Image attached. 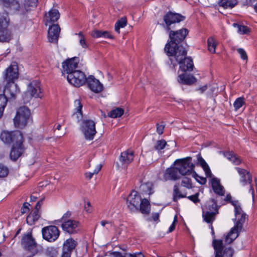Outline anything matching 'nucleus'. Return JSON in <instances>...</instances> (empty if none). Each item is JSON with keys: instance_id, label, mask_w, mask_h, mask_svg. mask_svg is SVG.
<instances>
[{"instance_id": "f257e3e1", "label": "nucleus", "mask_w": 257, "mask_h": 257, "mask_svg": "<svg viewBox=\"0 0 257 257\" xmlns=\"http://www.w3.org/2000/svg\"><path fill=\"white\" fill-rule=\"evenodd\" d=\"M169 32V38L170 41L168 43L164 48V51L166 54L170 57L174 54L179 47H183L180 45L186 36L188 34V31L187 29L184 28L179 31H173L171 30Z\"/></svg>"}, {"instance_id": "f03ea898", "label": "nucleus", "mask_w": 257, "mask_h": 257, "mask_svg": "<svg viewBox=\"0 0 257 257\" xmlns=\"http://www.w3.org/2000/svg\"><path fill=\"white\" fill-rule=\"evenodd\" d=\"M4 79L9 84V87L5 90V93L9 92L12 97H15L19 90L17 89V85L14 81L18 78L19 70L17 63L13 62L4 72Z\"/></svg>"}, {"instance_id": "7ed1b4c3", "label": "nucleus", "mask_w": 257, "mask_h": 257, "mask_svg": "<svg viewBox=\"0 0 257 257\" xmlns=\"http://www.w3.org/2000/svg\"><path fill=\"white\" fill-rule=\"evenodd\" d=\"M235 216L234 225L225 236L224 240L226 244H230L238 237L239 233L242 231L243 225L247 218L246 213L235 214Z\"/></svg>"}, {"instance_id": "20e7f679", "label": "nucleus", "mask_w": 257, "mask_h": 257, "mask_svg": "<svg viewBox=\"0 0 257 257\" xmlns=\"http://www.w3.org/2000/svg\"><path fill=\"white\" fill-rule=\"evenodd\" d=\"M187 53V51L183 47H179L178 50L171 55L180 65V69L183 72L192 71L194 66L191 58L186 57Z\"/></svg>"}, {"instance_id": "39448f33", "label": "nucleus", "mask_w": 257, "mask_h": 257, "mask_svg": "<svg viewBox=\"0 0 257 257\" xmlns=\"http://www.w3.org/2000/svg\"><path fill=\"white\" fill-rule=\"evenodd\" d=\"M23 247L31 254L27 257H33L42 250V246L38 245L31 233L25 234L21 240Z\"/></svg>"}, {"instance_id": "423d86ee", "label": "nucleus", "mask_w": 257, "mask_h": 257, "mask_svg": "<svg viewBox=\"0 0 257 257\" xmlns=\"http://www.w3.org/2000/svg\"><path fill=\"white\" fill-rule=\"evenodd\" d=\"M212 244L214 249L215 257H232L233 248L220 239H213Z\"/></svg>"}, {"instance_id": "0eeeda50", "label": "nucleus", "mask_w": 257, "mask_h": 257, "mask_svg": "<svg viewBox=\"0 0 257 257\" xmlns=\"http://www.w3.org/2000/svg\"><path fill=\"white\" fill-rule=\"evenodd\" d=\"M191 157H187L182 159H178L175 161L174 164L180 174L184 176L196 175V172L194 171V165L191 162Z\"/></svg>"}, {"instance_id": "6e6552de", "label": "nucleus", "mask_w": 257, "mask_h": 257, "mask_svg": "<svg viewBox=\"0 0 257 257\" xmlns=\"http://www.w3.org/2000/svg\"><path fill=\"white\" fill-rule=\"evenodd\" d=\"M30 118V109L27 106L20 107L14 118V124L17 127L23 128L27 125Z\"/></svg>"}, {"instance_id": "1a4fd4ad", "label": "nucleus", "mask_w": 257, "mask_h": 257, "mask_svg": "<svg viewBox=\"0 0 257 257\" xmlns=\"http://www.w3.org/2000/svg\"><path fill=\"white\" fill-rule=\"evenodd\" d=\"M185 17L178 13L168 12L164 16V21L165 23V28L169 32L175 28L176 24L179 23L185 19Z\"/></svg>"}, {"instance_id": "9d476101", "label": "nucleus", "mask_w": 257, "mask_h": 257, "mask_svg": "<svg viewBox=\"0 0 257 257\" xmlns=\"http://www.w3.org/2000/svg\"><path fill=\"white\" fill-rule=\"evenodd\" d=\"M42 94L40 84L38 81H33L28 85L27 91L24 94V99L28 101L32 97L41 98Z\"/></svg>"}, {"instance_id": "9b49d317", "label": "nucleus", "mask_w": 257, "mask_h": 257, "mask_svg": "<svg viewBox=\"0 0 257 257\" xmlns=\"http://www.w3.org/2000/svg\"><path fill=\"white\" fill-rule=\"evenodd\" d=\"M68 81L75 87H80L86 83L85 74L80 70L74 71L67 76Z\"/></svg>"}, {"instance_id": "f8f14e48", "label": "nucleus", "mask_w": 257, "mask_h": 257, "mask_svg": "<svg viewBox=\"0 0 257 257\" xmlns=\"http://www.w3.org/2000/svg\"><path fill=\"white\" fill-rule=\"evenodd\" d=\"M82 131L86 140H92L96 133L94 121L92 120H84L82 125Z\"/></svg>"}, {"instance_id": "ddd939ff", "label": "nucleus", "mask_w": 257, "mask_h": 257, "mask_svg": "<svg viewBox=\"0 0 257 257\" xmlns=\"http://www.w3.org/2000/svg\"><path fill=\"white\" fill-rule=\"evenodd\" d=\"M141 197L136 191H132L126 199V204L131 212L139 211V204L141 201Z\"/></svg>"}, {"instance_id": "4468645a", "label": "nucleus", "mask_w": 257, "mask_h": 257, "mask_svg": "<svg viewBox=\"0 0 257 257\" xmlns=\"http://www.w3.org/2000/svg\"><path fill=\"white\" fill-rule=\"evenodd\" d=\"M42 232L43 238L49 242L55 241L60 235L59 229L54 225L44 227Z\"/></svg>"}, {"instance_id": "2eb2a0df", "label": "nucleus", "mask_w": 257, "mask_h": 257, "mask_svg": "<svg viewBox=\"0 0 257 257\" xmlns=\"http://www.w3.org/2000/svg\"><path fill=\"white\" fill-rule=\"evenodd\" d=\"M23 137L22 134L20 131L11 132L4 131L0 136L2 141L6 144L23 141Z\"/></svg>"}, {"instance_id": "dca6fc26", "label": "nucleus", "mask_w": 257, "mask_h": 257, "mask_svg": "<svg viewBox=\"0 0 257 257\" xmlns=\"http://www.w3.org/2000/svg\"><path fill=\"white\" fill-rule=\"evenodd\" d=\"M236 170L238 172V174L240 176V182L242 184L243 186H245L247 185H250L249 191L251 192V193L252 196V198H254V191L252 186L251 185V183L252 182V178L251 175L249 173V172L247 171L246 170L236 167Z\"/></svg>"}, {"instance_id": "f3484780", "label": "nucleus", "mask_w": 257, "mask_h": 257, "mask_svg": "<svg viewBox=\"0 0 257 257\" xmlns=\"http://www.w3.org/2000/svg\"><path fill=\"white\" fill-rule=\"evenodd\" d=\"M79 59L77 57H73L71 59H67L63 63V73H66L69 75V74L76 71L75 69L78 67Z\"/></svg>"}, {"instance_id": "a211bd4d", "label": "nucleus", "mask_w": 257, "mask_h": 257, "mask_svg": "<svg viewBox=\"0 0 257 257\" xmlns=\"http://www.w3.org/2000/svg\"><path fill=\"white\" fill-rule=\"evenodd\" d=\"M63 230L69 234L76 233L79 230L80 223L75 220H68L61 224Z\"/></svg>"}, {"instance_id": "6ab92c4d", "label": "nucleus", "mask_w": 257, "mask_h": 257, "mask_svg": "<svg viewBox=\"0 0 257 257\" xmlns=\"http://www.w3.org/2000/svg\"><path fill=\"white\" fill-rule=\"evenodd\" d=\"M86 82L89 89L95 93H100L103 89L102 84L93 75L89 76L86 79Z\"/></svg>"}, {"instance_id": "aec40b11", "label": "nucleus", "mask_w": 257, "mask_h": 257, "mask_svg": "<svg viewBox=\"0 0 257 257\" xmlns=\"http://www.w3.org/2000/svg\"><path fill=\"white\" fill-rule=\"evenodd\" d=\"M23 143V140L21 141H16L14 143L10 153L11 159L16 160L23 153L25 149Z\"/></svg>"}, {"instance_id": "412c9836", "label": "nucleus", "mask_w": 257, "mask_h": 257, "mask_svg": "<svg viewBox=\"0 0 257 257\" xmlns=\"http://www.w3.org/2000/svg\"><path fill=\"white\" fill-rule=\"evenodd\" d=\"M60 28L58 24L51 26L48 30V39L51 43H57Z\"/></svg>"}, {"instance_id": "4be33fe9", "label": "nucleus", "mask_w": 257, "mask_h": 257, "mask_svg": "<svg viewBox=\"0 0 257 257\" xmlns=\"http://www.w3.org/2000/svg\"><path fill=\"white\" fill-rule=\"evenodd\" d=\"M178 170L177 169V167L174 168H170L166 169L164 176L163 180L167 181L168 180H176L180 178L178 174Z\"/></svg>"}, {"instance_id": "5701e85b", "label": "nucleus", "mask_w": 257, "mask_h": 257, "mask_svg": "<svg viewBox=\"0 0 257 257\" xmlns=\"http://www.w3.org/2000/svg\"><path fill=\"white\" fill-rule=\"evenodd\" d=\"M134 152L126 150L122 152L119 157V160L123 164H128L134 160Z\"/></svg>"}, {"instance_id": "b1692460", "label": "nucleus", "mask_w": 257, "mask_h": 257, "mask_svg": "<svg viewBox=\"0 0 257 257\" xmlns=\"http://www.w3.org/2000/svg\"><path fill=\"white\" fill-rule=\"evenodd\" d=\"M2 3L5 7L9 8L14 13L20 11V5L17 0H4Z\"/></svg>"}, {"instance_id": "393cba45", "label": "nucleus", "mask_w": 257, "mask_h": 257, "mask_svg": "<svg viewBox=\"0 0 257 257\" xmlns=\"http://www.w3.org/2000/svg\"><path fill=\"white\" fill-rule=\"evenodd\" d=\"M211 185L213 190L217 195L223 196L225 190L223 187L220 184V181L217 178H214L212 179Z\"/></svg>"}, {"instance_id": "a878e982", "label": "nucleus", "mask_w": 257, "mask_h": 257, "mask_svg": "<svg viewBox=\"0 0 257 257\" xmlns=\"http://www.w3.org/2000/svg\"><path fill=\"white\" fill-rule=\"evenodd\" d=\"M178 81L179 83L183 84L191 85L196 82V79L192 75L184 73L179 75Z\"/></svg>"}, {"instance_id": "bb28decb", "label": "nucleus", "mask_w": 257, "mask_h": 257, "mask_svg": "<svg viewBox=\"0 0 257 257\" xmlns=\"http://www.w3.org/2000/svg\"><path fill=\"white\" fill-rule=\"evenodd\" d=\"M75 111L72 114V117L77 119L78 121L81 119L82 117V105L79 99H76L74 101Z\"/></svg>"}, {"instance_id": "cd10ccee", "label": "nucleus", "mask_w": 257, "mask_h": 257, "mask_svg": "<svg viewBox=\"0 0 257 257\" xmlns=\"http://www.w3.org/2000/svg\"><path fill=\"white\" fill-rule=\"evenodd\" d=\"M94 167L95 169H94L93 172H86L85 173V178L87 180H90L92 178V176L94 174H97L99 171L100 170L102 165L100 164H96L94 162L92 163H89L88 168L90 167Z\"/></svg>"}, {"instance_id": "c85d7f7f", "label": "nucleus", "mask_w": 257, "mask_h": 257, "mask_svg": "<svg viewBox=\"0 0 257 257\" xmlns=\"http://www.w3.org/2000/svg\"><path fill=\"white\" fill-rule=\"evenodd\" d=\"M139 210L144 214H149L150 212V204L147 199H141Z\"/></svg>"}, {"instance_id": "c756f323", "label": "nucleus", "mask_w": 257, "mask_h": 257, "mask_svg": "<svg viewBox=\"0 0 257 257\" xmlns=\"http://www.w3.org/2000/svg\"><path fill=\"white\" fill-rule=\"evenodd\" d=\"M40 217L39 210L34 209V210L27 216V222L32 225L37 221Z\"/></svg>"}, {"instance_id": "7c9ffc66", "label": "nucleus", "mask_w": 257, "mask_h": 257, "mask_svg": "<svg viewBox=\"0 0 257 257\" xmlns=\"http://www.w3.org/2000/svg\"><path fill=\"white\" fill-rule=\"evenodd\" d=\"M218 213L217 211H203L202 216L204 220L208 223H212L215 219V216Z\"/></svg>"}, {"instance_id": "2f4dec72", "label": "nucleus", "mask_w": 257, "mask_h": 257, "mask_svg": "<svg viewBox=\"0 0 257 257\" xmlns=\"http://www.w3.org/2000/svg\"><path fill=\"white\" fill-rule=\"evenodd\" d=\"M237 4V0H219L218 4L224 9H232Z\"/></svg>"}, {"instance_id": "473e14b6", "label": "nucleus", "mask_w": 257, "mask_h": 257, "mask_svg": "<svg viewBox=\"0 0 257 257\" xmlns=\"http://www.w3.org/2000/svg\"><path fill=\"white\" fill-rule=\"evenodd\" d=\"M60 17V14L57 10L52 9L48 13V16H46V21L47 22H54L57 21Z\"/></svg>"}, {"instance_id": "72a5a7b5", "label": "nucleus", "mask_w": 257, "mask_h": 257, "mask_svg": "<svg viewBox=\"0 0 257 257\" xmlns=\"http://www.w3.org/2000/svg\"><path fill=\"white\" fill-rule=\"evenodd\" d=\"M218 206L217 202L214 199H211L207 201L205 205L206 210L204 211H217L218 212Z\"/></svg>"}, {"instance_id": "f704fd0d", "label": "nucleus", "mask_w": 257, "mask_h": 257, "mask_svg": "<svg viewBox=\"0 0 257 257\" xmlns=\"http://www.w3.org/2000/svg\"><path fill=\"white\" fill-rule=\"evenodd\" d=\"M197 160H198V161L199 163L200 164V166L203 169L206 176L211 177V171L210 170V168H209L208 165L206 163L205 160L200 155L198 156Z\"/></svg>"}, {"instance_id": "c9c22d12", "label": "nucleus", "mask_w": 257, "mask_h": 257, "mask_svg": "<svg viewBox=\"0 0 257 257\" xmlns=\"http://www.w3.org/2000/svg\"><path fill=\"white\" fill-rule=\"evenodd\" d=\"M224 155L235 165H238L241 163L240 158L231 152H225L224 153Z\"/></svg>"}, {"instance_id": "e433bc0d", "label": "nucleus", "mask_w": 257, "mask_h": 257, "mask_svg": "<svg viewBox=\"0 0 257 257\" xmlns=\"http://www.w3.org/2000/svg\"><path fill=\"white\" fill-rule=\"evenodd\" d=\"M111 254L113 257H144V255L141 252L132 254L127 252L121 253L119 252H113Z\"/></svg>"}, {"instance_id": "4c0bfd02", "label": "nucleus", "mask_w": 257, "mask_h": 257, "mask_svg": "<svg viewBox=\"0 0 257 257\" xmlns=\"http://www.w3.org/2000/svg\"><path fill=\"white\" fill-rule=\"evenodd\" d=\"M173 201L177 202L179 199L186 197V195L181 193L179 190L178 185L176 184L174 185L173 188Z\"/></svg>"}, {"instance_id": "58836bf2", "label": "nucleus", "mask_w": 257, "mask_h": 257, "mask_svg": "<svg viewBox=\"0 0 257 257\" xmlns=\"http://www.w3.org/2000/svg\"><path fill=\"white\" fill-rule=\"evenodd\" d=\"M11 39L10 32L7 28L0 30V41L9 42Z\"/></svg>"}, {"instance_id": "ea45409f", "label": "nucleus", "mask_w": 257, "mask_h": 257, "mask_svg": "<svg viewBox=\"0 0 257 257\" xmlns=\"http://www.w3.org/2000/svg\"><path fill=\"white\" fill-rule=\"evenodd\" d=\"M77 245V242L72 238L67 239L63 243V246L72 251Z\"/></svg>"}, {"instance_id": "a19ab883", "label": "nucleus", "mask_w": 257, "mask_h": 257, "mask_svg": "<svg viewBox=\"0 0 257 257\" xmlns=\"http://www.w3.org/2000/svg\"><path fill=\"white\" fill-rule=\"evenodd\" d=\"M208 50L211 53H215L217 43L213 37H209L207 40Z\"/></svg>"}, {"instance_id": "79ce46f5", "label": "nucleus", "mask_w": 257, "mask_h": 257, "mask_svg": "<svg viewBox=\"0 0 257 257\" xmlns=\"http://www.w3.org/2000/svg\"><path fill=\"white\" fill-rule=\"evenodd\" d=\"M233 26L237 28V32L241 35L248 34L250 31V29L247 26L239 25L234 23Z\"/></svg>"}, {"instance_id": "37998d69", "label": "nucleus", "mask_w": 257, "mask_h": 257, "mask_svg": "<svg viewBox=\"0 0 257 257\" xmlns=\"http://www.w3.org/2000/svg\"><path fill=\"white\" fill-rule=\"evenodd\" d=\"M124 113V110L119 107H117L111 110L108 114V116L112 118H116L121 116Z\"/></svg>"}, {"instance_id": "c03bdc74", "label": "nucleus", "mask_w": 257, "mask_h": 257, "mask_svg": "<svg viewBox=\"0 0 257 257\" xmlns=\"http://www.w3.org/2000/svg\"><path fill=\"white\" fill-rule=\"evenodd\" d=\"M127 21L125 18H122L120 20L117 21L115 24V31L117 33H120V28H123L126 25Z\"/></svg>"}, {"instance_id": "a18cd8bd", "label": "nucleus", "mask_w": 257, "mask_h": 257, "mask_svg": "<svg viewBox=\"0 0 257 257\" xmlns=\"http://www.w3.org/2000/svg\"><path fill=\"white\" fill-rule=\"evenodd\" d=\"M46 255L48 257H57L58 254V250L54 247H48L46 250Z\"/></svg>"}, {"instance_id": "49530a36", "label": "nucleus", "mask_w": 257, "mask_h": 257, "mask_svg": "<svg viewBox=\"0 0 257 257\" xmlns=\"http://www.w3.org/2000/svg\"><path fill=\"white\" fill-rule=\"evenodd\" d=\"M8 100L5 95H0V118L2 116L5 107L6 106Z\"/></svg>"}, {"instance_id": "de8ad7c7", "label": "nucleus", "mask_w": 257, "mask_h": 257, "mask_svg": "<svg viewBox=\"0 0 257 257\" xmlns=\"http://www.w3.org/2000/svg\"><path fill=\"white\" fill-rule=\"evenodd\" d=\"M231 204L234 207L235 215L245 213L242 210L240 206V203L238 202L237 200H234V201H232Z\"/></svg>"}, {"instance_id": "09e8293b", "label": "nucleus", "mask_w": 257, "mask_h": 257, "mask_svg": "<svg viewBox=\"0 0 257 257\" xmlns=\"http://www.w3.org/2000/svg\"><path fill=\"white\" fill-rule=\"evenodd\" d=\"M245 103L244 98L243 97L237 98L233 103L235 110H237Z\"/></svg>"}, {"instance_id": "8fccbe9b", "label": "nucleus", "mask_w": 257, "mask_h": 257, "mask_svg": "<svg viewBox=\"0 0 257 257\" xmlns=\"http://www.w3.org/2000/svg\"><path fill=\"white\" fill-rule=\"evenodd\" d=\"M181 185L186 187L187 189H191L192 188V184L191 180L188 177H184L182 178L181 182Z\"/></svg>"}, {"instance_id": "3c124183", "label": "nucleus", "mask_w": 257, "mask_h": 257, "mask_svg": "<svg viewBox=\"0 0 257 257\" xmlns=\"http://www.w3.org/2000/svg\"><path fill=\"white\" fill-rule=\"evenodd\" d=\"M167 145V142L164 140H159L156 142L154 149L158 151L163 150Z\"/></svg>"}, {"instance_id": "603ef678", "label": "nucleus", "mask_w": 257, "mask_h": 257, "mask_svg": "<svg viewBox=\"0 0 257 257\" xmlns=\"http://www.w3.org/2000/svg\"><path fill=\"white\" fill-rule=\"evenodd\" d=\"M8 26V21L7 17L0 14V30L7 28Z\"/></svg>"}, {"instance_id": "864d4df0", "label": "nucleus", "mask_w": 257, "mask_h": 257, "mask_svg": "<svg viewBox=\"0 0 257 257\" xmlns=\"http://www.w3.org/2000/svg\"><path fill=\"white\" fill-rule=\"evenodd\" d=\"M76 35H78L79 37V43L80 45L83 48H86L88 47L87 43H86L85 39L84 38V35L81 32L79 33L78 34H76Z\"/></svg>"}, {"instance_id": "5fc2aeb1", "label": "nucleus", "mask_w": 257, "mask_h": 257, "mask_svg": "<svg viewBox=\"0 0 257 257\" xmlns=\"http://www.w3.org/2000/svg\"><path fill=\"white\" fill-rule=\"evenodd\" d=\"M9 173L8 168L4 165L0 164V177H5Z\"/></svg>"}, {"instance_id": "6e6d98bb", "label": "nucleus", "mask_w": 257, "mask_h": 257, "mask_svg": "<svg viewBox=\"0 0 257 257\" xmlns=\"http://www.w3.org/2000/svg\"><path fill=\"white\" fill-rule=\"evenodd\" d=\"M236 51L238 52V53L240 55V57L242 60H247V56L244 49L242 48H238L236 50Z\"/></svg>"}, {"instance_id": "4d7b16f0", "label": "nucleus", "mask_w": 257, "mask_h": 257, "mask_svg": "<svg viewBox=\"0 0 257 257\" xmlns=\"http://www.w3.org/2000/svg\"><path fill=\"white\" fill-rule=\"evenodd\" d=\"M156 126L157 132L158 133V134L159 135L163 134L165 126V123L164 122H162L161 124H159L158 123H157Z\"/></svg>"}, {"instance_id": "13d9d810", "label": "nucleus", "mask_w": 257, "mask_h": 257, "mask_svg": "<svg viewBox=\"0 0 257 257\" xmlns=\"http://www.w3.org/2000/svg\"><path fill=\"white\" fill-rule=\"evenodd\" d=\"M72 251L63 246L62 253L61 257H70Z\"/></svg>"}, {"instance_id": "bf43d9fd", "label": "nucleus", "mask_w": 257, "mask_h": 257, "mask_svg": "<svg viewBox=\"0 0 257 257\" xmlns=\"http://www.w3.org/2000/svg\"><path fill=\"white\" fill-rule=\"evenodd\" d=\"M72 215V213L70 211H67L65 213L63 214L62 217L61 218V221L64 222L65 221H67L68 220H71L70 218Z\"/></svg>"}, {"instance_id": "052dcab7", "label": "nucleus", "mask_w": 257, "mask_h": 257, "mask_svg": "<svg viewBox=\"0 0 257 257\" xmlns=\"http://www.w3.org/2000/svg\"><path fill=\"white\" fill-rule=\"evenodd\" d=\"M143 190L147 192L149 191V194H151V189L152 188V184L150 183H146V184L141 185Z\"/></svg>"}, {"instance_id": "680f3d73", "label": "nucleus", "mask_w": 257, "mask_h": 257, "mask_svg": "<svg viewBox=\"0 0 257 257\" xmlns=\"http://www.w3.org/2000/svg\"><path fill=\"white\" fill-rule=\"evenodd\" d=\"M198 196L199 193H196L195 194L189 196L187 198L194 203H196L200 201V200L198 199Z\"/></svg>"}, {"instance_id": "e2e57ef3", "label": "nucleus", "mask_w": 257, "mask_h": 257, "mask_svg": "<svg viewBox=\"0 0 257 257\" xmlns=\"http://www.w3.org/2000/svg\"><path fill=\"white\" fill-rule=\"evenodd\" d=\"M30 204L28 202H25L23 204V206L21 208V211L22 214H25L26 212H28L29 210V206H30Z\"/></svg>"}, {"instance_id": "0e129e2a", "label": "nucleus", "mask_w": 257, "mask_h": 257, "mask_svg": "<svg viewBox=\"0 0 257 257\" xmlns=\"http://www.w3.org/2000/svg\"><path fill=\"white\" fill-rule=\"evenodd\" d=\"M102 31L99 30H94L91 33V36L93 38H100L102 36Z\"/></svg>"}, {"instance_id": "69168bd1", "label": "nucleus", "mask_w": 257, "mask_h": 257, "mask_svg": "<svg viewBox=\"0 0 257 257\" xmlns=\"http://www.w3.org/2000/svg\"><path fill=\"white\" fill-rule=\"evenodd\" d=\"M192 177H194L201 184H204L206 183V179L199 176L197 174L196 175L192 176Z\"/></svg>"}, {"instance_id": "338daca9", "label": "nucleus", "mask_w": 257, "mask_h": 257, "mask_svg": "<svg viewBox=\"0 0 257 257\" xmlns=\"http://www.w3.org/2000/svg\"><path fill=\"white\" fill-rule=\"evenodd\" d=\"M177 221V216H175L174 217V219L173 222L172 223V224H171V225L170 226V227L169 228V232H171L173 231L174 230L175 227V223H176V222Z\"/></svg>"}, {"instance_id": "774afa93", "label": "nucleus", "mask_w": 257, "mask_h": 257, "mask_svg": "<svg viewBox=\"0 0 257 257\" xmlns=\"http://www.w3.org/2000/svg\"><path fill=\"white\" fill-rule=\"evenodd\" d=\"M84 210L87 213H90L91 211V206L89 202H88L85 204Z\"/></svg>"}]
</instances>
